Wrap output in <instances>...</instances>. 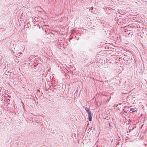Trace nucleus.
<instances>
[{"instance_id": "nucleus-6", "label": "nucleus", "mask_w": 147, "mask_h": 147, "mask_svg": "<svg viewBox=\"0 0 147 147\" xmlns=\"http://www.w3.org/2000/svg\"><path fill=\"white\" fill-rule=\"evenodd\" d=\"M6 102H7L8 103V104H9V103H8V99H7L6 100Z\"/></svg>"}, {"instance_id": "nucleus-8", "label": "nucleus", "mask_w": 147, "mask_h": 147, "mask_svg": "<svg viewBox=\"0 0 147 147\" xmlns=\"http://www.w3.org/2000/svg\"><path fill=\"white\" fill-rule=\"evenodd\" d=\"M133 28V27L132 26H129V28Z\"/></svg>"}, {"instance_id": "nucleus-2", "label": "nucleus", "mask_w": 147, "mask_h": 147, "mask_svg": "<svg viewBox=\"0 0 147 147\" xmlns=\"http://www.w3.org/2000/svg\"><path fill=\"white\" fill-rule=\"evenodd\" d=\"M125 32H126V34H128V36H131L132 34L133 35V34L132 33V31L131 30H128L125 29L124 31Z\"/></svg>"}, {"instance_id": "nucleus-4", "label": "nucleus", "mask_w": 147, "mask_h": 147, "mask_svg": "<svg viewBox=\"0 0 147 147\" xmlns=\"http://www.w3.org/2000/svg\"><path fill=\"white\" fill-rule=\"evenodd\" d=\"M27 26L26 27V25H24V28H29V27H30V23H28L27 24Z\"/></svg>"}, {"instance_id": "nucleus-9", "label": "nucleus", "mask_w": 147, "mask_h": 147, "mask_svg": "<svg viewBox=\"0 0 147 147\" xmlns=\"http://www.w3.org/2000/svg\"><path fill=\"white\" fill-rule=\"evenodd\" d=\"M105 32H106V34H107V33L106 32V31H105Z\"/></svg>"}, {"instance_id": "nucleus-3", "label": "nucleus", "mask_w": 147, "mask_h": 147, "mask_svg": "<svg viewBox=\"0 0 147 147\" xmlns=\"http://www.w3.org/2000/svg\"><path fill=\"white\" fill-rule=\"evenodd\" d=\"M136 111V110H135V108H131L130 109V111H132L131 112V113H132L134 112H135Z\"/></svg>"}, {"instance_id": "nucleus-7", "label": "nucleus", "mask_w": 147, "mask_h": 147, "mask_svg": "<svg viewBox=\"0 0 147 147\" xmlns=\"http://www.w3.org/2000/svg\"><path fill=\"white\" fill-rule=\"evenodd\" d=\"M138 27H140V26L139 25H138V26H136L135 27V28H138Z\"/></svg>"}, {"instance_id": "nucleus-10", "label": "nucleus", "mask_w": 147, "mask_h": 147, "mask_svg": "<svg viewBox=\"0 0 147 147\" xmlns=\"http://www.w3.org/2000/svg\"><path fill=\"white\" fill-rule=\"evenodd\" d=\"M121 28H125V27H121Z\"/></svg>"}, {"instance_id": "nucleus-1", "label": "nucleus", "mask_w": 147, "mask_h": 147, "mask_svg": "<svg viewBox=\"0 0 147 147\" xmlns=\"http://www.w3.org/2000/svg\"><path fill=\"white\" fill-rule=\"evenodd\" d=\"M85 109L88 113L89 120L90 121H91L92 120V117L91 111H90L89 109L87 107H85Z\"/></svg>"}, {"instance_id": "nucleus-5", "label": "nucleus", "mask_w": 147, "mask_h": 147, "mask_svg": "<svg viewBox=\"0 0 147 147\" xmlns=\"http://www.w3.org/2000/svg\"><path fill=\"white\" fill-rule=\"evenodd\" d=\"M110 30L109 31L108 30L107 32V33L110 34Z\"/></svg>"}]
</instances>
